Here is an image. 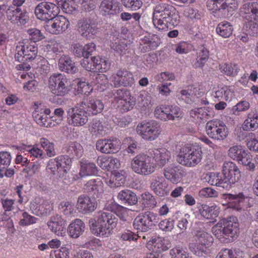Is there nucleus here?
Here are the masks:
<instances>
[{
  "instance_id": "nucleus-1",
  "label": "nucleus",
  "mask_w": 258,
  "mask_h": 258,
  "mask_svg": "<svg viewBox=\"0 0 258 258\" xmlns=\"http://www.w3.org/2000/svg\"><path fill=\"white\" fill-rule=\"evenodd\" d=\"M111 211H99L97 220L91 219L89 221L90 230L97 236L108 237L118 223V219Z\"/></svg>"
},
{
  "instance_id": "nucleus-2",
  "label": "nucleus",
  "mask_w": 258,
  "mask_h": 258,
  "mask_svg": "<svg viewBox=\"0 0 258 258\" xmlns=\"http://www.w3.org/2000/svg\"><path fill=\"white\" fill-rule=\"evenodd\" d=\"M213 233L221 242L229 243L235 240L239 233V223L235 216L221 219L212 228Z\"/></svg>"
},
{
  "instance_id": "nucleus-3",
  "label": "nucleus",
  "mask_w": 258,
  "mask_h": 258,
  "mask_svg": "<svg viewBox=\"0 0 258 258\" xmlns=\"http://www.w3.org/2000/svg\"><path fill=\"white\" fill-rule=\"evenodd\" d=\"M175 8L168 4L159 2L154 8L153 22L155 27L158 30L166 29L168 25H174L176 21L174 18Z\"/></svg>"
},
{
  "instance_id": "nucleus-4",
  "label": "nucleus",
  "mask_w": 258,
  "mask_h": 258,
  "mask_svg": "<svg viewBox=\"0 0 258 258\" xmlns=\"http://www.w3.org/2000/svg\"><path fill=\"white\" fill-rule=\"evenodd\" d=\"M38 48L36 43L21 42L17 45L15 58L16 60L21 62L19 66L20 69L28 71L31 68L27 62L34 59L37 55Z\"/></svg>"
},
{
  "instance_id": "nucleus-5",
  "label": "nucleus",
  "mask_w": 258,
  "mask_h": 258,
  "mask_svg": "<svg viewBox=\"0 0 258 258\" xmlns=\"http://www.w3.org/2000/svg\"><path fill=\"white\" fill-rule=\"evenodd\" d=\"M240 10L241 14L245 15L247 19L243 26L244 30L249 35L254 36L258 31V3H245Z\"/></svg>"
},
{
  "instance_id": "nucleus-6",
  "label": "nucleus",
  "mask_w": 258,
  "mask_h": 258,
  "mask_svg": "<svg viewBox=\"0 0 258 258\" xmlns=\"http://www.w3.org/2000/svg\"><path fill=\"white\" fill-rule=\"evenodd\" d=\"M202 151L199 146L183 147L177 155L176 160L180 164L187 167L198 164L202 158Z\"/></svg>"
},
{
  "instance_id": "nucleus-7",
  "label": "nucleus",
  "mask_w": 258,
  "mask_h": 258,
  "mask_svg": "<svg viewBox=\"0 0 258 258\" xmlns=\"http://www.w3.org/2000/svg\"><path fill=\"white\" fill-rule=\"evenodd\" d=\"M48 87L55 96H64L70 91V82L63 74L54 73L49 78Z\"/></svg>"
},
{
  "instance_id": "nucleus-8",
  "label": "nucleus",
  "mask_w": 258,
  "mask_h": 258,
  "mask_svg": "<svg viewBox=\"0 0 258 258\" xmlns=\"http://www.w3.org/2000/svg\"><path fill=\"white\" fill-rule=\"evenodd\" d=\"M158 222L157 214L147 211L140 214L134 220L133 226L135 229L147 232L154 228Z\"/></svg>"
},
{
  "instance_id": "nucleus-9",
  "label": "nucleus",
  "mask_w": 258,
  "mask_h": 258,
  "mask_svg": "<svg viewBox=\"0 0 258 258\" xmlns=\"http://www.w3.org/2000/svg\"><path fill=\"white\" fill-rule=\"evenodd\" d=\"M131 167L137 174L148 175L154 171V168L151 164V157L145 153L139 154L132 160Z\"/></svg>"
},
{
  "instance_id": "nucleus-10",
  "label": "nucleus",
  "mask_w": 258,
  "mask_h": 258,
  "mask_svg": "<svg viewBox=\"0 0 258 258\" xmlns=\"http://www.w3.org/2000/svg\"><path fill=\"white\" fill-rule=\"evenodd\" d=\"M222 175L224 178V186L230 189L232 185L237 182L241 176V173L236 164L232 162H225L222 166Z\"/></svg>"
},
{
  "instance_id": "nucleus-11",
  "label": "nucleus",
  "mask_w": 258,
  "mask_h": 258,
  "mask_svg": "<svg viewBox=\"0 0 258 258\" xmlns=\"http://www.w3.org/2000/svg\"><path fill=\"white\" fill-rule=\"evenodd\" d=\"M59 11V7L56 5L48 2H43L37 5L34 13L37 19L50 22L58 15Z\"/></svg>"
},
{
  "instance_id": "nucleus-12",
  "label": "nucleus",
  "mask_w": 258,
  "mask_h": 258,
  "mask_svg": "<svg viewBox=\"0 0 258 258\" xmlns=\"http://www.w3.org/2000/svg\"><path fill=\"white\" fill-rule=\"evenodd\" d=\"M196 244L189 245V249L197 256H203L208 253V248L212 242V237L208 233L203 231H198L195 234Z\"/></svg>"
},
{
  "instance_id": "nucleus-13",
  "label": "nucleus",
  "mask_w": 258,
  "mask_h": 258,
  "mask_svg": "<svg viewBox=\"0 0 258 258\" xmlns=\"http://www.w3.org/2000/svg\"><path fill=\"white\" fill-rule=\"evenodd\" d=\"M98 17L94 12H92L89 16L83 18L78 22V29L80 34L88 38L90 34L95 35L98 28Z\"/></svg>"
},
{
  "instance_id": "nucleus-14",
  "label": "nucleus",
  "mask_w": 258,
  "mask_h": 258,
  "mask_svg": "<svg viewBox=\"0 0 258 258\" xmlns=\"http://www.w3.org/2000/svg\"><path fill=\"white\" fill-rule=\"evenodd\" d=\"M206 132L208 136L215 140L223 141L228 135V128L220 120H212L206 124Z\"/></svg>"
},
{
  "instance_id": "nucleus-15",
  "label": "nucleus",
  "mask_w": 258,
  "mask_h": 258,
  "mask_svg": "<svg viewBox=\"0 0 258 258\" xmlns=\"http://www.w3.org/2000/svg\"><path fill=\"white\" fill-rule=\"evenodd\" d=\"M81 103H78L73 108L67 110V116L69 123L75 126H83L88 120L87 111Z\"/></svg>"
},
{
  "instance_id": "nucleus-16",
  "label": "nucleus",
  "mask_w": 258,
  "mask_h": 258,
  "mask_svg": "<svg viewBox=\"0 0 258 258\" xmlns=\"http://www.w3.org/2000/svg\"><path fill=\"white\" fill-rule=\"evenodd\" d=\"M137 132L144 139L153 141L159 135L158 123L155 120L142 122L137 126Z\"/></svg>"
},
{
  "instance_id": "nucleus-17",
  "label": "nucleus",
  "mask_w": 258,
  "mask_h": 258,
  "mask_svg": "<svg viewBox=\"0 0 258 258\" xmlns=\"http://www.w3.org/2000/svg\"><path fill=\"white\" fill-rule=\"evenodd\" d=\"M111 86L118 88L121 86L127 87L131 86L134 83L133 74L126 70H119L113 74L110 77Z\"/></svg>"
},
{
  "instance_id": "nucleus-18",
  "label": "nucleus",
  "mask_w": 258,
  "mask_h": 258,
  "mask_svg": "<svg viewBox=\"0 0 258 258\" xmlns=\"http://www.w3.org/2000/svg\"><path fill=\"white\" fill-rule=\"evenodd\" d=\"M163 174L165 178L172 183H177L186 175L184 169L180 166L171 164L164 168Z\"/></svg>"
},
{
  "instance_id": "nucleus-19",
  "label": "nucleus",
  "mask_w": 258,
  "mask_h": 258,
  "mask_svg": "<svg viewBox=\"0 0 258 258\" xmlns=\"http://www.w3.org/2000/svg\"><path fill=\"white\" fill-rule=\"evenodd\" d=\"M80 167L79 173L73 176L75 180H79L86 176H96L99 172L98 168L96 164L88 160H81L80 161Z\"/></svg>"
},
{
  "instance_id": "nucleus-20",
  "label": "nucleus",
  "mask_w": 258,
  "mask_h": 258,
  "mask_svg": "<svg viewBox=\"0 0 258 258\" xmlns=\"http://www.w3.org/2000/svg\"><path fill=\"white\" fill-rule=\"evenodd\" d=\"M97 202L93 198L87 195L80 196L77 200L76 208L79 213L87 214L93 212L96 209Z\"/></svg>"
},
{
  "instance_id": "nucleus-21",
  "label": "nucleus",
  "mask_w": 258,
  "mask_h": 258,
  "mask_svg": "<svg viewBox=\"0 0 258 258\" xmlns=\"http://www.w3.org/2000/svg\"><path fill=\"white\" fill-rule=\"evenodd\" d=\"M167 183L165 179L161 175L152 176L150 181V188L154 193L159 197L168 195L169 191Z\"/></svg>"
},
{
  "instance_id": "nucleus-22",
  "label": "nucleus",
  "mask_w": 258,
  "mask_h": 258,
  "mask_svg": "<svg viewBox=\"0 0 258 258\" xmlns=\"http://www.w3.org/2000/svg\"><path fill=\"white\" fill-rule=\"evenodd\" d=\"M50 113V110L48 108L37 107L33 113V117L39 125L45 127H52L55 124L51 122L50 117L47 116Z\"/></svg>"
},
{
  "instance_id": "nucleus-23",
  "label": "nucleus",
  "mask_w": 258,
  "mask_h": 258,
  "mask_svg": "<svg viewBox=\"0 0 258 258\" xmlns=\"http://www.w3.org/2000/svg\"><path fill=\"white\" fill-rule=\"evenodd\" d=\"M147 244L149 249H152L154 253L158 254L167 250L171 246V243L168 239L160 237H152Z\"/></svg>"
},
{
  "instance_id": "nucleus-24",
  "label": "nucleus",
  "mask_w": 258,
  "mask_h": 258,
  "mask_svg": "<svg viewBox=\"0 0 258 258\" xmlns=\"http://www.w3.org/2000/svg\"><path fill=\"white\" fill-rule=\"evenodd\" d=\"M96 149L105 154L115 153L119 150L118 141L111 139H100L96 144Z\"/></svg>"
},
{
  "instance_id": "nucleus-25",
  "label": "nucleus",
  "mask_w": 258,
  "mask_h": 258,
  "mask_svg": "<svg viewBox=\"0 0 258 258\" xmlns=\"http://www.w3.org/2000/svg\"><path fill=\"white\" fill-rule=\"evenodd\" d=\"M107 209L114 213L119 218V226L120 228H124L127 227L130 224V219L125 213V208L123 206L112 202L109 204Z\"/></svg>"
},
{
  "instance_id": "nucleus-26",
  "label": "nucleus",
  "mask_w": 258,
  "mask_h": 258,
  "mask_svg": "<svg viewBox=\"0 0 258 258\" xmlns=\"http://www.w3.org/2000/svg\"><path fill=\"white\" fill-rule=\"evenodd\" d=\"M50 27L48 28L49 32L53 34H59L66 31L70 22L64 17L57 16L53 20H50Z\"/></svg>"
},
{
  "instance_id": "nucleus-27",
  "label": "nucleus",
  "mask_w": 258,
  "mask_h": 258,
  "mask_svg": "<svg viewBox=\"0 0 258 258\" xmlns=\"http://www.w3.org/2000/svg\"><path fill=\"white\" fill-rule=\"evenodd\" d=\"M58 66L60 71L68 74L74 75L79 71L76 63L68 55L61 56L58 60Z\"/></svg>"
},
{
  "instance_id": "nucleus-28",
  "label": "nucleus",
  "mask_w": 258,
  "mask_h": 258,
  "mask_svg": "<svg viewBox=\"0 0 258 258\" xmlns=\"http://www.w3.org/2000/svg\"><path fill=\"white\" fill-rule=\"evenodd\" d=\"M84 190L94 197L93 199L100 197L103 192V183L99 179H92L87 182Z\"/></svg>"
},
{
  "instance_id": "nucleus-29",
  "label": "nucleus",
  "mask_w": 258,
  "mask_h": 258,
  "mask_svg": "<svg viewBox=\"0 0 258 258\" xmlns=\"http://www.w3.org/2000/svg\"><path fill=\"white\" fill-rule=\"evenodd\" d=\"M117 199L121 204L126 206L136 205L138 201L136 194L128 189L120 190L117 194Z\"/></svg>"
},
{
  "instance_id": "nucleus-30",
  "label": "nucleus",
  "mask_w": 258,
  "mask_h": 258,
  "mask_svg": "<svg viewBox=\"0 0 258 258\" xmlns=\"http://www.w3.org/2000/svg\"><path fill=\"white\" fill-rule=\"evenodd\" d=\"M80 103L87 112L92 114L100 113L104 106L102 101L95 98H90L88 100H84Z\"/></svg>"
},
{
  "instance_id": "nucleus-31",
  "label": "nucleus",
  "mask_w": 258,
  "mask_h": 258,
  "mask_svg": "<svg viewBox=\"0 0 258 258\" xmlns=\"http://www.w3.org/2000/svg\"><path fill=\"white\" fill-rule=\"evenodd\" d=\"M149 154L160 166L165 165L171 157L170 152L165 148L151 150L149 151Z\"/></svg>"
},
{
  "instance_id": "nucleus-32",
  "label": "nucleus",
  "mask_w": 258,
  "mask_h": 258,
  "mask_svg": "<svg viewBox=\"0 0 258 258\" xmlns=\"http://www.w3.org/2000/svg\"><path fill=\"white\" fill-rule=\"evenodd\" d=\"M126 177L127 173L125 171H115L106 181V183L111 187H119L124 184Z\"/></svg>"
},
{
  "instance_id": "nucleus-33",
  "label": "nucleus",
  "mask_w": 258,
  "mask_h": 258,
  "mask_svg": "<svg viewBox=\"0 0 258 258\" xmlns=\"http://www.w3.org/2000/svg\"><path fill=\"white\" fill-rule=\"evenodd\" d=\"M66 221L61 216L56 214L52 216L47 222L49 229L53 232L58 235L63 230Z\"/></svg>"
},
{
  "instance_id": "nucleus-34",
  "label": "nucleus",
  "mask_w": 258,
  "mask_h": 258,
  "mask_svg": "<svg viewBox=\"0 0 258 258\" xmlns=\"http://www.w3.org/2000/svg\"><path fill=\"white\" fill-rule=\"evenodd\" d=\"M64 152L71 157H81L83 154V148L82 146L77 142H71L67 144L63 148Z\"/></svg>"
},
{
  "instance_id": "nucleus-35",
  "label": "nucleus",
  "mask_w": 258,
  "mask_h": 258,
  "mask_svg": "<svg viewBox=\"0 0 258 258\" xmlns=\"http://www.w3.org/2000/svg\"><path fill=\"white\" fill-rule=\"evenodd\" d=\"M85 228V224L79 219H76L68 227V231L71 237L74 238L79 237L84 232Z\"/></svg>"
},
{
  "instance_id": "nucleus-36",
  "label": "nucleus",
  "mask_w": 258,
  "mask_h": 258,
  "mask_svg": "<svg viewBox=\"0 0 258 258\" xmlns=\"http://www.w3.org/2000/svg\"><path fill=\"white\" fill-rule=\"evenodd\" d=\"M102 15H114L119 12L118 4L113 0H103L100 6Z\"/></svg>"
},
{
  "instance_id": "nucleus-37",
  "label": "nucleus",
  "mask_w": 258,
  "mask_h": 258,
  "mask_svg": "<svg viewBox=\"0 0 258 258\" xmlns=\"http://www.w3.org/2000/svg\"><path fill=\"white\" fill-rule=\"evenodd\" d=\"M201 215L207 219L216 220L215 218L219 216V209L216 206H209L203 204L199 208Z\"/></svg>"
},
{
  "instance_id": "nucleus-38",
  "label": "nucleus",
  "mask_w": 258,
  "mask_h": 258,
  "mask_svg": "<svg viewBox=\"0 0 258 258\" xmlns=\"http://www.w3.org/2000/svg\"><path fill=\"white\" fill-rule=\"evenodd\" d=\"M51 163H56L57 169H59L60 171H63L64 172L67 173L71 168L72 161L71 157L66 155L58 156L53 160L51 159Z\"/></svg>"
},
{
  "instance_id": "nucleus-39",
  "label": "nucleus",
  "mask_w": 258,
  "mask_h": 258,
  "mask_svg": "<svg viewBox=\"0 0 258 258\" xmlns=\"http://www.w3.org/2000/svg\"><path fill=\"white\" fill-rule=\"evenodd\" d=\"M244 131H253L258 128V113L252 112L248 113L247 118L242 124Z\"/></svg>"
},
{
  "instance_id": "nucleus-40",
  "label": "nucleus",
  "mask_w": 258,
  "mask_h": 258,
  "mask_svg": "<svg viewBox=\"0 0 258 258\" xmlns=\"http://www.w3.org/2000/svg\"><path fill=\"white\" fill-rule=\"evenodd\" d=\"M245 196L242 192L238 195L227 194L225 195V199L229 201V207L237 211L241 209V204L245 200Z\"/></svg>"
},
{
  "instance_id": "nucleus-41",
  "label": "nucleus",
  "mask_w": 258,
  "mask_h": 258,
  "mask_svg": "<svg viewBox=\"0 0 258 258\" xmlns=\"http://www.w3.org/2000/svg\"><path fill=\"white\" fill-rule=\"evenodd\" d=\"M216 30L217 33L220 36L223 38H228L232 33L233 27L230 23L223 21L218 25Z\"/></svg>"
},
{
  "instance_id": "nucleus-42",
  "label": "nucleus",
  "mask_w": 258,
  "mask_h": 258,
  "mask_svg": "<svg viewBox=\"0 0 258 258\" xmlns=\"http://www.w3.org/2000/svg\"><path fill=\"white\" fill-rule=\"evenodd\" d=\"M205 178L211 185H216L226 189V187L223 184L224 180L222 174H221L219 173L215 174L214 172H210L206 174Z\"/></svg>"
},
{
  "instance_id": "nucleus-43",
  "label": "nucleus",
  "mask_w": 258,
  "mask_h": 258,
  "mask_svg": "<svg viewBox=\"0 0 258 258\" xmlns=\"http://www.w3.org/2000/svg\"><path fill=\"white\" fill-rule=\"evenodd\" d=\"M232 93L227 86L218 87L215 92L214 96L218 100L227 101L231 97Z\"/></svg>"
},
{
  "instance_id": "nucleus-44",
  "label": "nucleus",
  "mask_w": 258,
  "mask_h": 258,
  "mask_svg": "<svg viewBox=\"0 0 258 258\" xmlns=\"http://www.w3.org/2000/svg\"><path fill=\"white\" fill-rule=\"evenodd\" d=\"M40 144L46 152L45 155L47 156L52 157L56 155L54 149V144L53 142H50L48 139L43 138L40 139Z\"/></svg>"
},
{
  "instance_id": "nucleus-45",
  "label": "nucleus",
  "mask_w": 258,
  "mask_h": 258,
  "mask_svg": "<svg viewBox=\"0 0 258 258\" xmlns=\"http://www.w3.org/2000/svg\"><path fill=\"white\" fill-rule=\"evenodd\" d=\"M141 202L142 205L145 208H153L157 205L155 198L149 192H145L142 195Z\"/></svg>"
},
{
  "instance_id": "nucleus-46",
  "label": "nucleus",
  "mask_w": 258,
  "mask_h": 258,
  "mask_svg": "<svg viewBox=\"0 0 258 258\" xmlns=\"http://www.w3.org/2000/svg\"><path fill=\"white\" fill-rule=\"evenodd\" d=\"M168 120H175L181 118L183 116L181 109L176 105H168Z\"/></svg>"
},
{
  "instance_id": "nucleus-47",
  "label": "nucleus",
  "mask_w": 258,
  "mask_h": 258,
  "mask_svg": "<svg viewBox=\"0 0 258 258\" xmlns=\"http://www.w3.org/2000/svg\"><path fill=\"white\" fill-rule=\"evenodd\" d=\"M198 63L202 67L209 57V51L204 45H200L197 49Z\"/></svg>"
},
{
  "instance_id": "nucleus-48",
  "label": "nucleus",
  "mask_w": 258,
  "mask_h": 258,
  "mask_svg": "<svg viewBox=\"0 0 258 258\" xmlns=\"http://www.w3.org/2000/svg\"><path fill=\"white\" fill-rule=\"evenodd\" d=\"M221 72L229 76H235L238 73V66L236 64L224 63L219 65Z\"/></svg>"
},
{
  "instance_id": "nucleus-49",
  "label": "nucleus",
  "mask_w": 258,
  "mask_h": 258,
  "mask_svg": "<svg viewBox=\"0 0 258 258\" xmlns=\"http://www.w3.org/2000/svg\"><path fill=\"white\" fill-rule=\"evenodd\" d=\"M168 105L162 104L155 108L154 110L155 116L162 121L168 120Z\"/></svg>"
},
{
  "instance_id": "nucleus-50",
  "label": "nucleus",
  "mask_w": 258,
  "mask_h": 258,
  "mask_svg": "<svg viewBox=\"0 0 258 258\" xmlns=\"http://www.w3.org/2000/svg\"><path fill=\"white\" fill-rule=\"evenodd\" d=\"M178 101L179 103H185L191 104L192 102V91L191 90H181L177 95Z\"/></svg>"
},
{
  "instance_id": "nucleus-51",
  "label": "nucleus",
  "mask_w": 258,
  "mask_h": 258,
  "mask_svg": "<svg viewBox=\"0 0 258 258\" xmlns=\"http://www.w3.org/2000/svg\"><path fill=\"white\" fill-rule=\"evenodd\" d=\"M25 151L27 152L28 157L40 159H44L46 157V155L43 153V151L37 147L28 146L25 149Z\"/></svg>"
},
{
  "instance_id": "nucleus-52",
  "label": "nucleus",
  "mask_w": 258,
  "mask_h": 258,
  "mask_svg": "<svg viewBox=\"0 0 258 258\" xmlns=\"http://www.w3.org/2000/svg\"><path fill=\"white\" fill-rule=\"evenodd\" d=\"M95 63V72H105L108 71L110 68V62L105 58L97 57V60Z\"/></svg>"
},
{
  "instance_id": "nucleus-53",
  "label": "nucleus",
  "mask_w": 258,
  "mask_h": 258,
  "mask_svg": "<svg viewBox=\"0 0 258 258\" xmlns=\"http://www.w3.org/2000/svg\"><path fill=\"white\" fill-rule=\"evenodd\" d=\"M27 33L29 35V39L32 41V42L36 43L45 38L44 35L41 31L35 28L28 29Z\"/></svg>"
},
{
  "instance_id": "nucleus-54",
  "label": "nucleus",
  "mask_w": 258,
  "mask_h": 258,
  "mask_svg": "<svg viewBox=\"0 0 258 258\" xmlns=\"http://www.w3.org/2000/svg\"><path fill=\"white\" fill-rule=\"evenodd\" d=\"M246 145L250 151L257 152L258 149V140L256 138L255 134L252 133H248L246 141Z\"/></svg>"
},
{
  "instance_id": "nucleus-55",
  "label": "nucleus",
  "mask_w": 258,
  "mask_h": 258,
  "mask_svg": "<svg viewBox=\"0 0 258 258\" xmlns=\"http://www.w3.org/2000/svg\"><path fill=\"white\" fill-rule=\"evenodd\" d=\"M97 60V56H92L89 59V57H85L81 61V66L87 71L95 72V63Z\"/></svg>"
},
{
  "instance_id": "nucleus-56",
  "label": "nucleus",
  "mask_w": 258,
  "mask_h": 258,
  "mask_svg": "<svg viewBox=\"0 0 258 258\" xmlns=\"http://www.w3.org/2000/svg\"><path fill=\"white\" fill-rule=\"evenodd\" d=\"M244 151V150L242 149L241 146L235 145L229 148L228 156L231 159L237 161V160H239V157Z\"/></svg>"
},
{
  "instance_id": "nucleus-57",
  "label": "nucleus",
  "mask_w": 258,
  "mask_h": 258,
  "mask_svg": "<svg viewBox=\"0 0 258 258\" xmlns=\"http://www.w3.org/2000/svg\"><path fill=\"white\" fill-rule=\"evenodd\" d=\"M11 156L7 151L0 152V171L6 169L10 164Z\"/></svg>"
},
{
  "instance_id": "nucleus-58",
  "label": "nucleus",
  "mask_w": 258,
  "mask_h": 258,
  "mask_svg": "<svg viewBox=\"0 0 258 258\" xmlns=\"http://www.w3.org/2000/svg\"><path fill=\"white\" fill-rule=\"evenodd\" d=\"M171 258H191L182 248L176 246L170 250Z\"/></svg>"
},
{
  "instance_id": "nucleus-59",
  "label": "nucleus",
  "mask_w": 258,
  "mask_h": 258,
  "mask_svg": "<svg viewBox=\"0 0 258 258\" xmlns=\"http://www.w3.org/2000/svg\"><path fill=\"white\" fill-rule=\"evenodd\" d=\"M20 12V8L13 9V7H10L6 10L7 19L10 21L11 23L16 25V23H18V21H16V20L18 18V15Z\"/></svg>"
},
{
  "instance_id": "nucleus-60",
  "label": "nucleus",
  "mask_w": 258,
  "mask_h": 258,
  "mask_svg": "<svg viewBox=\"0 0 258 258\" xmlns=\"http://www.w3.org/2000/svg\"><path fill=\"white\" fill-rule=\"evenodd\" d=\"M158 226L163 231H171L174 228V220L171 218L164 219L159 222Z\"/></svg>"
},
{
  "instance_id": "nucleus-61",
  "label": "nucleus",
  "mask_w": 258,
  "mask_h": 258,
  "mask_svg": "<svg viewBox=\"0 0 258 258\" xmlns=\"http://www.w3.org/2000/svg\"><path fill=\"white\" fill-rule=\"evenodd\" d=\"M77 91L79 93L85 95H89L93 90V88L88 83L85 82H79L78 83Z\"/></svg>"
},
{
  "instance_id": "nucleus-62",
  "label": "nucleus",
  "mask_w": 258,
  "mask_h": 258,
  "mask_svg": "<svg viewBox=\"0 0 258 258\" xmlns=\"http://www.w3.org/2000/svg\"><path fill=\"white\" fill-rule=\"evenodd\" d=\"M58 208L60 212L66 216L71 215L74 210L72 204L67 201L61 202L59 205Z\"/></svg>"
},
{
  "instance_id": "nucleus-63",
  "label": "nucleus",
  "mask_w": 258,
  "mask_h": 258,
  "mask_svg": "<svg viewBox=\"0 0 258 258\" xmlns=\"http://www.w3.org/2000/svg\"><path fill=\"white\" fill-rule=\"evenodd\" d=\"M249 103L246 101H241L232 107L233 113L238 115L239 112L244 111L249 108Z\"/></svg>"
},
{
  "instance_id": "nucleus-64",
  "label": "nucleus",
  "mask_w": 258,
  "mask_h": 258,
  "mask_svg": "<svg viewBox=\"0 0 258 258\" xmlns=\"http://www.w3.org/2000/svg\"><path fill=\"white\" fill-rule=\"evenodd\" d=\"M70 252L67 247H61L59 250L50 253L51 258H69Z\"/></svg>"
}]
</instances>
